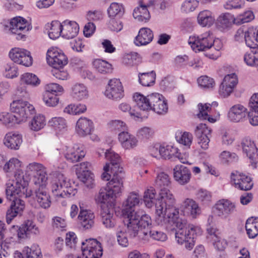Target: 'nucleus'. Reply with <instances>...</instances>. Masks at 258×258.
<instances>
[{
  "mask_svg": "<svg viewBox=\"0 0 258 258\" xmlns=\"http://www.w3.org/2000/svg\"><path fill=\"white\" fill-rule=\"evenodd\" d=\"M5 75L7 78L13 79L18 75V68L14 63L5 66Z\"/></svg>",
  "mask_w": 258,
  "mask_h": 258,
  "instance_id": "obj_64",
  "label": "nucleus"
},
{
  "mask_svg": "<svg viewBox=\"0 0 258 258\" xmlns=\"http://www.w3.org/2000/svg\"><path fill=\"white\" fill-rule=\"evenodd\" d=\"M188 43L196 52L201 51L210 50L206 55L211 59H217L219 55V50L222 47L221 40L214 39L210 32H206L198 36L190 37Z\"/></svg>",
  "mask_w": 258,
  "mask_h": 258,
  "instance_id": "obj_3",
  "label": "nucleus"
},
{
  "mask_svg": "<svg viewBox=\"0 0 258 258\" xmlns=\"http://www.w3.org/2000/svg\"><path fill=\"white\" fill-rule=\"evenodd\" d=\"M247 234L250 238H254L258 235V218H249L245 223Z\"/></svg>",
  "mask_w": 258,
  "mask_h": 258,
  "instance_id": "obj_41",
  "label": "nucleus"
},
{
  "mask_svg": "<svg viewBox=\"0 0 258 258\" xmlns=\"http://www.w3.org/2000/svg\"><path fill=\"white\" fill-rule=\"evenodd\" d=\"M155 77L156 75L153 71L139 74V82L144 86H150L153 85L155 81Z\"/></svg>",
  "mask_w": 258,
  "mask_h": 258,
  "instance_id": "obj_51",
  "label": "nucleus"
},
{
  "mask_svg": "<svg viewBox=\"0 0 258 258\" xmlns=\"http://www.w3.org/2000/svg\"><path fill=\"white\" fill-rule=\"evenodd\" d=\"M0 122L9 126L17 123V121L13 113L8 112L0 113Z\"/></svg>",
  "mask_w": 258,
  "mask_h": 258,
  "instance_id": "obj_58",
  "label": "nucleus"
},
{
  "mask_svg": "<svg viewBox=\"0 0 258 258\" xmlns=\"http://www.w3.org/2000/svg\"><path fill=\"white\" fill-rule=\"evenodd\" d=\"M134 101L138 107L143 111L151 110L149 103V94L147 96L139 93H136L133 96Z\"/></svg>",
  "mask_w": 258,
  "mask_h": 258,
  "instance_id": "obj_40",
  "label": "nucleus"
},
{
  "mask_svg": "<svg viewBox=\"0 0 258 258\" xmlns=\"http://www.w3.org/2000/svg\"><path fill=\"white\" fill-rule=\"evenodd\" d=\"M198 106L199 110V112L197 114L198 117L201 119H206L208 114L211 111L210 104L200 103Z\"/></svg>",
  "mask_w": 258,
  "mask_h": 258,
  "instance_id": "obj_63",
  "label": "nucleus"
},
{
  "mask_svg": "<svg viewBox=\"0 0 258 258\" xmlns=\"http://www.w3.org/2000/svg\"><path fill=\"white\" fill-rule=\"evenodd\" d=\"M5 191L6 198L9 201L17 199V196L21 198H28L32 195V191L28 190L27 183L24 179L8 182Z\"/></svg>",
  "mask_w": 258,
  "mask_h": 258,
  "instance_id": "obj_5",
  "label": "nucleus"
},
{
  "mask_svg": "<svg viewBox=\"0 0 258 258\" xmlns=\"http://www.w3.org/2000/svg\"><path fill=\"white\" fill-rule=\"evenodd\" d=\"M38 187L35 190L34 199L39 206L44 209H48L51 205L50 197L45 189L46 185H38Z\"/></svg>",
  "mask_w": 258,
  "mask_h": 258,
  "instance_id": "obj_21",
  "label": "nucleus"
},
{
  "mask_svg": "<svg viewBox=\"0 0 258 258\" xmlns=\"http://www.w3.org/2000/svg\"><path fill=\"white\" fill-rule=\"evenodd\" d=\"M21 165V162L18 159L12 158L5 164L4 170L6 172H15L20 168Z\"/></svg>",
  "mask_w": 258,
  "mask_h": 258,
  "instance_id": "obj_57",
  "label": "nucleus"
},
{
  "mask_svg": "<svg viewBox=\"0 0 258 258\" xmlns=\"http://www.w3.org/2000/svg\"><path fill=\"white\" fill-rule=\"evenodd\" d=\"M10 108L17 123L26 121L28 118L35 113L34 107L32 105L21 100L14 101L11 104Z\"/></svg>",
  "mask_w": 258,
  "mask_h": 258,
  "instance_id": "obj_6",
  "label": "nucleus"
},
{
  "mask_svg": "<svg viewBox=\"0 0 258 258\" xmlns=\"http://www.w3.org/2000/svg\"><path fill=\"white\" fill-rule=\"evenodd\" d=\"M171 184L170 178L164 172H161L155 180V186L160 190L168 188Z\"/></svg>",
  "mask_w": 258,
  "mask_h": 258,
  "instance_id": "obj_46",
  "label": "nucleus"
},
{
  "mask_svg": "<svg viewBox=\"0 0 258 258\" xmlns=\"http://www.w3.org/2000/svg\"><path fill=\"white\" fill-rule=\"evenodd\" d=\"M141 61V58L137 52H131L124 55L122 62L128 67L137 65Z\"/></svg>",
  "mask_w": 258,
  "mask_h": 258,
  "instance_id": "obj_48",
  "label": "nucleus"
},
{
  "mask_svg": "<svg viewBox=\"0 0 258 258\" xmlns=\"http://www.w3.org/2000/svg\"><path fill=\"white\" fill-rule=\"evenodd\" d=\"M114 210L110 206H101L100 216L102 224L106 228H110L114 226L115 224Z\"/></svg>",
  "mask_w": 258,
  "mask_h": 258,
  "instance_id": "obj_22",
  "label": "nucleus"
},
{
  "mask_svg": "<svg viewBox=\"0 0 258 258\" xmlns=\"http://www.w3.org/2000/svg\"><path fill=\"white\" fill-rule=\"evenodd\" d=\"M62 36L67 39H72L78 34L79 27L75 21L66 20L62 22Z\"/></svg>",
  "mask_w": 258,
  "mask_h": 258,
  "instance_id": "obj_29",
  "label": "nucleus"
},
{
  "mask_svg": "<svg viewBox=\"0 0 258 258\" xmlns=\"http://www.w3.org/2000/svg\"><path fill=\"white\" fill-rule=\"evenodd\" d=\"M22 142V136L13 132L7 134L4 139V145L8 148L14 150L19 149Z\"/></svg>",
  "mask_w": 258,
  "mask_h": 258,
  "instance_id": "obj_33",
  "label": "nucleus"
},
{
  "mask_svg": "<svg viewBox=\"0 0 258 258\" xmlns=\"http://www.w3.org/2000/svg\"><path fill=\"white\" fill-rule=\"evenodd\" d=\"M215 21L212 13L208 10L201 12L198 16V21L203 27L211 26Z\"/></svg>",
  "mask_w": 258,
  "mask_h": 258,
  "instance_id": "obj_43",
  "label": "nucleus"
},
{
  "mask_svg": "<svg viewBox=\"0 0 258 258\" xmlns=\"http://www.w3.org/2000/svg\"><path fill=\"white\" fill-rule=\"evenodd\" d=\"M105 158L110 161L109 166L111 165V171H119L122 167H120V158L118 154L111 149L106 150L105 153Z\"/></svg>",
  "mask_w": 258,
  "mask_h": 258,
  "instance_id": "obj_36",
  "label": "nucleus"
},
{
  "mask_svg": "<svg viewBox=\"0 0 258 258\" xmlns=\"http://www.w3.org/2000/svg\"><path fill=\"white\" fill-rule=\"evenodd\" d=\"M51 190L54 196L63 198L74 196L77 193V189L71 185L70 180L62 174H58L53 179Z\"/></svg>",
  "mask_w": 258,
  "mask_h": 258,
  "instance_id": "obj_4",
  "label": "nucleus"
},
{
  "mask_svg": "<svg viewBox=\"0 0 258 258\" xmlns=\"http://www.w3.org/2000/svg\"><path fill=\"white\" fill-rule=\"evenodd\" d=\"M235 210L234 204L224 199L218 201L213 207L214 214L222 219L227 218Z\"/></svg>",
  "mask_w": 258,
  "mask_h": 258,
  "instance_id": "obj_12",
  "label": "nucleus"
},
{
  "mask_svg": "<svg viewBox=\"0 0 258 258\" xmlns=\"http://www.w3.org/2000/svg\"><path fill=\"white\" fill-rule=\"evenodd\" d=\"M107 11L110 18L121 17L124 13V8L122 4L114 2L110 4Z\"/></svg>",
  "mask_w": 258,
  "mask_h": 258,
  "instance_id": "obj_47",
  "label": "nucleus"
},
{
  "mask_svg": "<svg viewBox=\"0 0 258 258\" xmlns=\"http://www.w3.org/2000/svg\"><path fill=\"white\" fill-rule=\"evenodd\" d=\"M43 99L45 104L50 107L55 106L59 101L57 96L48 92H44Z\"/></svg>",
  "mask_w": 258,
  "mask_h": 258,
  "instance_id": "obj_62",
  "label": "nucleus"
},
{
  "mask_svg": "<svg viewBox=\"0 0 258 258\" xmlns=\"http://www.w3.org/2000/svg\"><path fill=\"white\" fill-rule=\"evenodd\" d=\"M10 58L15 63L29 67L32 64V57L30 52L24 49L13 48L9 52Z\"/></svg>",
  "mask_w": 258,
  "mask_h": 258,
  "instance_id": "obj_11",
  "label": "nucleus"
},
{
  "mask_svg": "<svg viewBox=\"0 0 258 258\" xmlns=\"http://www.w3.org/2000/svg\"><path fill=\"white\" fill-rule=\"evenodd\" d=\"M239 23L232 15L228 13L221 14L217 20V26L222 29L229 28L233 24Z\"/></svg>",
  "mask_w": 258,
  "mask_h": 258,
  "instance_id": "obj_37",
  "label": "nucleus"
},
{
  "mask_svg": "<svg viewBox=\"0 0 258 258\" xmlns=\"http://www.w3.org/2000/svg\"><path fill=\"white\" fill-rule=\"evenodd\" d=\"M81 249L86 258H101L103 254L101 243L94 238L86 239L82 242Z\"/></svg>",
  "mask_w": 258,
  "mask_h": 258,
  "instance_id": "obj_7",
  "label": "nucleus"
},
{
  "mask_svg": "<svg viewBox=\"0 0 258 258\" xmlns=\"http://www.w3.org/2000/svg\"><path fill=\"white\" fill-rule=\"evenodd\" d=\"M257 32L255 33L252 29H247V35L245 36L246 45L250 48H258Z\"/></svg>",
  "mask_w": 258,
  "mask_h": 258,
  "instance_id": "obj_52",
  "label": "nucleus"
},
{
  "mask_svg": "<svg viewBox=\"0 0 258 258\" xmlns=\"http://www.w3.org/2000/svg\"><path fill=\"white\" fill-rule=\"evenodd\" d=\"M71 96L75 101H82L89 97L87 87L83 83H77L71 88Z\"/></svg>",
  "mask_w": 258,
  "mask_h": 258,
  "instance_id": "obj_30",
  "label": "nucleus"
},
{
  "mask_svg": "<svg viewBox=\"0 0 258 258\" xmlns=\"http://www.w3.org/2000/svg\"><path fill=\"white\" fill-rule=\"evenodd\" d=\"M176 141L180 144L188 148L190 146L192 141V135L191 134L185 132L182 133L177 132L175 136Z\"/></svg>",
  "mask_w": 258,
  "mask_h": 258,
  "instance_id": "obj_50",
  "label": "nucleus"
},
{
  "mask_svg": "<svg viewBox=\"0 0 258 258\" xmlns=\"http://www.w3.org/2000/svg\"><path fill=\"white\" fill-rule=\"evenodd\" d=\"M141 200L139 192H130L124 204V208L122 210L123 215L127 217L133 214V213H136L134 208L139 205Z\"/></svg>",
  "mask_w": 258,
  "mask_h": 258,
  "instance_id": "obj_17",
  "label": "nucleus"
},
{
  "mask_svg": "<svg viewBox=\"0 0 258 258\" xmlns=\"http://www.w3.org/2000/svg\"><path fill=\"white\" fill-rule=\"evenodd\" d=\"M156 196L157 192L153 187H150L144 191L143 200L147 208H150L153 206L156 200Z\"/></svg>",
  "mask_w": 258,
  "mask_h": 258,
  "instance_id": "obj_44",
  "label": "nucleus"
},
{
  "mask_svg": "<svg viewBox=\"0 0 258 258\" xmlns=\"http://www.w3.org/2000/svg\"><path fill=\"white\" fill-rule=\"evenodd\" d=\"M243 152L253 162L258 159L257 149L254 143L249 139H244L241 142Z\"/></svg>",
  "mask_w": 258,
  "mask_h": 258,
  "instance_id": "obj_32",
  "label": "nucleus"
},
{
  "mask_svg": "<svg viewBox=\"0 0 258 258\" xmlns=\"http://www.w3.org/2000/svg\"><path fill=\"white\" fill-rule=\"evenodd\" d=\"M152 5V4L144 5L142 1H139V7L135 9L133 16L139 21L146 22L150 18V15L147 8Z\"/></svg>",
  "mask_w": 258,
  "mask_h": 258,
  "instance_id": "obj_34",
  "label": "nucleus"
},
{
  "mask_svg": "<svg viewBox=\"0 0 258 258\" xmlns=\"http://www.w3.org/2000/svg\"><path fill=\"white\" fill-rule=\"evenodd\" d=\"M184 214L196 218L201 213V209L198 204L191 199L187 198L182 203L180 207Z\"/></svg>",
  "mask_w": 258,
  "mask_h": 258,
  "instance_id": "obj_23",
  "label": "nucleus"
},
{
  "mask_svg": "<svg viewBox=\"0 0 258 258\" xmlns=\"http://www.w3.org/2000/svg\"><path fill=\"white\" fill-rule=\"evenodd\" d=\"M212 130L205 123L198 125L195 130V134L198 139V144L204 150L208 149Z\"/></svg>",
  "mask_w": 258,
  "mask_h": 258,
  "instance_id": "obj_13",
  "label": "nucleus"
},
{
  "mask_svg": "<svg viewBox=\"0 0 258 258\" xmlns=\"http://www.w3.org/2000/svg\"><path fill=\"white\" fill-rule=\"evenodd\" d=\"M127 217V232L131 237L137 235L144 242L148 241V230L152 225L150 217L143 210H138Z\"/></svg>",
  "mask_w": 258,
  "mask_h": 258,
  "instance_id": "obj_2",
  "label": "nucleus"
},
{
  "mask_svg": "<svg viewBox=\"0 0 258 258\" xmlns=\"http://www.w3.org/2000/svg\"><path fill=\"white\" fill-rule=\"evenodd\" d=\"M45 119L42 115L34 116L29 123V127L34 131H38L45 125Z\"/></svg>",
  "mask_w": 258,
  "mask_h": 258,
  "instance_id": "obj_53",
  "label": "nucleus"
},
{
  "mask_svg": "<svg viewBox=\"0 0 258 258\" xmlns=\"http://www.w3.org/2000/svg\"><path fill=\"white\" fill-rule=\"evenodd\" d=\"M23 253L25 258H42L40 249L36 245H33L30 247H25Z\"/></svg>",
  "mask_w": 258,
  "mask_h": 258,
  "instance_id": "obj_54",
  "label": "nucleus"
},
{
  "mask_svg": "<svg viewBox=\"0 0 258 258\" xmlns=\"http://www.w3.org/2000/svg\"><path fill=\"white\" fill-rule=\"evenodd\" d=\"M118 137L122 147L125 149H132L138 144L137 138L128 132L119 133Z\"/></svg>",
  "mask_w": 258,
  "mask_h": 258,
  "instance_id": "obj_35",
  "label": "nucleus"
},
{
  "mask_svg": "<svg viewBox=\"0 0 258 258\" xmlns=\"http://www.w3.org/2000/svg\"><path fill=\"white\" fill-rule=\"evenodd\" d=\"M78 178L85 185L90 188H92L94 186V176L89 170H83L82 173H79Z\"/></svg>",
  "mask_w": 258,
  "mask_h": 258,
  "instance_id": "obj_49",
  "label": "nucleus"
},
{
  "mask_svg": "<svg viewBox=\"0 0 258 258\" xmlns=\"http://www.w3.org/2000/svg\"><path fill=\"white\" fill-rule=\"evenodd\" d=\"M93 130L92 121L86 117H80L76 123V131L81 137H85L91 134Z\"/></svg>",
  "mask_w": 258,
  "mask_h": 258,
  "instance_id": "obj_24",
  "label": "nucleus"
},
{
  "mask_svg": "<svg viewBox=\"0 0 258 258\" xmlns=\"http://www.w3.org/2000/svg\"><path fill=\"white\" fill-rule=\"evenodd\" d=\"M159 194L160 198L155 204L156 222L161 225L172 222L177 228V242L180 244L184 243L185 248L190 250L195 245V238L201 234V229L188 224L184 219L177 218L178 211L174 207L175 199L168 188L160 190Z\"/></svg>",
  "mask_w": 258,
  "mask_h": 258,
  "instance_id": "obj_1",
  "label": "nucleus"
},
{
  "mask_svg": "<svg viewBox=\"0 0 258 258\" xmlns=\"http://www.w3.org/2000/svg\"><path fill=\"white\" fill-rule=\"evenodd\" d=\"M151 110L160 115H164L168 110V104L165 97L161 94L153 93L149 94Z\"/></svg>",
  "mask_w": 258,
  "mask_h": 258,
  "instance_id": "obj_10",
  "label": "nucleus"
},
{
  "mask_svg": "<svg viewBox=\"0 0 258 258\" xmlns=\"http://www.w3.org/2000/svg\"><path fill=\"white\" fill-rule=\"evenodd\" d=\"M11 206L6 213V222L10 224L17 216H21L25 208V202L20 199L12 200Z\"/></svg>",
  "mask_w": 258,
  "mask_h": 258,
  "instance_id": "obj_16",
  "label": "nucleus"
},
{
  "mask_svg": "<svg viewBox=\"0 0 258 258\" xmlns=\"http://www.w3.org/2000/svg\"><path fill=\"white\" fill-rule=\"evenodd\" d=\"M196 196L197 199L204 205H207L211 201V194L207 190L200 189Z\"/></svg>",
  "mask_w": 258,
  "mask_h": 258,
  "instance_id": "obj_61",
  "label": "nucleus"
},
{
  "mask_svg": "<svg viewBox=\"0 0 258 258\" xmlns=\"http://www.w3.org/2000/svg\"><path fill=\"white\" fill-rule=\"evenodd\" d=\"M51 225L54 229L63 231L66 230L67 224L64 218L55 216L52 219Z\"/></svg>",
  "mask_w": 258,
  "mask_h": 258,
  "instance_id": "obj_60",
  "label": "nucleus"
},
{
  "mask_svg": "<svg viewBox=\"0 0 258 258\" xmlns=\"http://www.w3.org/2000/svg\"><path fill=\"white\" fill-rule=\"evenodd\" d=\"M21 81L22 83L33 86H36L40 84V80L38 77L35 75L29 73L23 74L21 76Z\"/></svg>",
  "mask_w": 258,
  "mask_h": 258,
  "instance_id": "obj_55",
  "label": "nucleus"
},
{
  "mask_svg": "<svg viewBox=\"0 0 258 258\" xmlns=\"http://www.w3.org/2000/svg\"><path fill=\"white\" fill-rule=\"evenodd\" d=\"M159 152L160 157L164 159H170L173 157L180 159L177 148L172 146H160Z\"/></svg>",
  "mask_w": 258,
  "mask_h": 258,
  "instance_id": "obj_42",
  "label": "nucleus"
},
{
  "mask_svg": "<svg viewBox=\"0 0 258 258\" xmlns=\"http://www.w3.org/2000/svg\"><path fill=\"white\" fill-rule=\"evenodd\" d=\"M154 35L152 31L148 28H142L136 37L134 42L138 46L146 45L153 40Z\"/></svg>",
  "mask_w": 258,
  "mask_h": 258,
  "instance_id": "obj_28",
  "label": "nucleus"
},
{
  "mask_svg": "<svg viewBox=\"0 0 258 258\" xmlns=\"http://www.w3.org/2000/svg\"><path fill=\"white\" fill-rule=\"evenodd\" d=\"M231 181L236 188L242 190H250L253 186L250 177L242 173H232Z\"/></svg>",
  "mask_w": 258,
  "mask_h": 258,
  "instance_id": "obj_18",
  "label": "nucleus"
},
{
  "mask_svg": "<svg viewBox=\"0 0 258 258\" xmlns=\"http://www.w3.org/2000/svg\"><path fill=\"white\" fill-rule=\"evenodd\" d=\"M46 59L48 63L54 69L62 68L68 63L65 54L57 48H51L47 52Z\"/></svg>",
  "mask_w": 258,
  "mask_h": 258,
  "instance_id": "obj_9",
  "label": "nucleus"
},
{
  "mask_svg": "<svg viewBox=\"0 0 258 258\" xmlns=\"http://www.w3.org/2000/svg\"><path fill=\"white\" fill-rule=\"evenodd\" d=\"M247 114V109L243 105L238 104L230 108L228 116L231 121L238 122L242 121Z\"/></svg>",
  "mask_w": 258,
  "mask_h": 258,
  "instance_id": "obj_27",
  "label": "nucleus"
},
{
  "mask_svg": "<svg viewBox=\"0 0 258 258\" xmlns=\"http://www.w3.org/2000/svg\"><path fill=\"white\" fill-rule=\"evenodd\" d=\"M113 177L111 180L108 182L107 188L116 197L121 192L123 186V178L124 173L122 172V168L119 171H112Z\"/></svg>",
  "mask_w": 258,
  "mask_h": 258,
  "instance_id": "obj_15",
  "label": "nucleus"
},
{
  "mask_svg": "<svg viewBox=\"0 0 258 258\" xmlns=\"http://www.w3.org/2000/svg\"><path fill=\"white\" fill-rule=\"evenodd\" d=\"M104 94L108 98L113 100L122 98L124 95L123 89L120 80L117 79L110 80Z\"/></svg>",
  "mask_w": 258,
  "mask_h": 258,
  "instance_id": "obj_14",
  "label": "nucleus"
},
{
  "mask_svg": "<svg viewBox=\"0 0 258 258\" xmlns=\"http://www.w3.org/2000/svg\"><path fill=\"white\" fill-rule=\"evenodd\" d=\"M190 170L182 165H177L173 168V177L176 181L180 185L188 183L191 178Z\"/></svg>",
  "mask_w": 258,
  "mask_h": 258,
  "instance_id": "obj_20",
  "label": "nucleus"
},
{
  "mask_svg": "<svg viewBox=\"0 0 258 258\" xmlns=\"http://www.w3.org/2000/svg\"><path fill=\"white\" fill-rule=\"evenodd\" d=\"M115 196L110 192V190L106 188H101L98 194L95 197V201L97 203L103 204L101 206L104 205L108 206V204L114 200Z\"/></svg>",
  "mask_w": 258,
  "mask_h": 258,
  "instance_id": "obj_38",
  "label": "nucleus"
},
{
  "mask_svg": "<svg viewBox=\"0 0 258 258\" xmlns=\"http://www.w3.org/2000/svg\"><path fill=\"white\" fill-rule=\"evenodd\" d=\"M85 154L84 147L81 145L76 144L68 150L64 156L68 161L74 163L79 161L84 157Z\"/></svg>",
  "mask_w": 258,
  "mask_h": 258,
  "instance_id": "obj_25",
  "label": "nucleus"
},
{
  "mask_svg": "<svg viewBox=\"0 0 258 258\" xmlns=\"http://www.w3.org/2000/svg\"><path fill=\"white\" fill-rule=\"evenodd\" d=\"M93 64L96 70L101 74L110 73L112 71V65L105 60L100 59H95Z\"/></svg>",
  "mask_w": 258,
  "mask_h": 258,
  "instance_id": "obj_45",
  "label": "nucleus"
},
{
  "mask_svg": "<svg viewBox=\"0 0 258 258\" xmlns=\"http://www.w3.org/2000/svg\"><path fill=\"white\" fill-rule=\"evenodd\" d=\"M48 30V36L50 39H55L60 35L62 36V23L58 21H53L50 24H47L46 26Z\"/></svg>",
  "mask_w": 258,
  "mask_h": 258,
  "instance_id": "obj_39",
  "label": "nucleus"
},
{
  "mask_svg": "<svg viewBox=\"0 0 258 258\" xmlns=\"http://www.w3.org/2000/svg\"><path fill=\"white\" fill-rule=\"evenodd\" d=\"M109 127L112 131L120 133L127 132V126L125 123L120 120L111 121L109 123Z\"/></svg>",
  "mask_w": 258,
  "mask_h": 258,
  "instance_id": "obj_59",
  "label": "nucleus"
},
{
  "mask_svg": "<svg viewBox=\"0 0 258 258\" xmlns=\"http://www.w3.org/2000/svg\"><path fill=\"white\" fill-rule=\"evenodd\" d=\"M48 123L50 126L58 131H61L67 127L66 121L62 117H53L48 121Z\"/></svg>",
  "mask_w": 258,
  "mask_h": 258,
  "instance_id": "obj_56",
  "label": "nucleus"
},
{
  "mask_svg": "<svg viewBox=\"0 0 258 258\" xmlns=\"http://www.w3.org/2000/svg\"><path fill=\"white\" fill-rule=\"evenodd\" d=\"M27 21L24 18L19 17L13 18L10 22V30L12 33L17 34V39H22L25 35L22 32H27L29 30Z\"/></svg>",
  "mask_w": 258,
  "mask_h": 258,
  "instance_id": "obj_19",
  "label": "nucleus"
},
{
  "mask_svg": "<svg viewBox=\"0 0 258 258\" xmlns=\"http://www.w3.org/2000/svg\"><path fill=\"white\" fill-rule=\"evenodd\" d=\"M95 215L88 210H81L78 219L81 227L85 230L91 229L94 225Z\"/></svg>",
  "mask_w": 258,
  "mask_h": 258,
  "instance_id": "obj_31",
  "label": "nucleus"
},
{
  "mask_svg": "<svg viewBox=\"0 0 258 258\" xmlns=\"http://www.w3.org/2000/svg\"><path fill=\"white\" fill-rule=\"evenodd\" d=\"M39 230L34 222L30 220L25 221L18 230V237L21 238L27 237L30 234L37 235Z\"/></svg>",
  "mask_w": 258,
  "mask_h": 258,
  "instance_id": "obj_26",
  "label": "nucleus"
},
{
  "mask_svg": "<svg viewBox=\"0 0 258 258\" xmlns=\"http://www.w3.org/2000/svg\"><path fill=\"white\" fill-rule=\"evenodd\" d=\"M27 169L28 172H31L34 175L33 181L36 185H46L48 179L46 170L42 164L33 162L27 166Z\"/></svg>",
  "mask_w": 258,
  "mask_h": 258,
  "instance_id": "obj_8",
  "label": "nucleus"
}]
</instances>
